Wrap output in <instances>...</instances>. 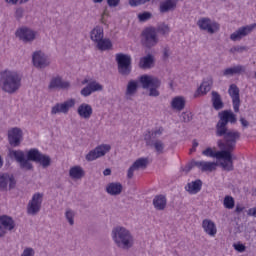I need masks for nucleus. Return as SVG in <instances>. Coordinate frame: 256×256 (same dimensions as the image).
I'll list each match as a JSON object with an SVG mask.
<instances>
[{"mask_svg":"<svg viewBox=\"0 0 256 256\" xmlns=\"http://www.w3.org/2000/svg\"><path fill=\"white\" fill-rule=\"evenodd\" d=\"M148 1L151 0H129V5L131 7H137L139 5H145V3H148Z\"/></svg>","mask_w":256,"mask_h":256,"instance_id":"obj_46","label":"nucleus"},{"mask_svg":"<svg viewBox=\"0 0 256 256\" xmlns=\"http://www.w3.org/2000/svg\"><path fill=\"white\" fill-rule=\"evenodd\" d=\"M201 187H203V182L198 179L188 183L186 186V191H188L190 195H197V193L201 191Z\"/></svg>","mask_w":256,"mask_h":256,"instance_id":"obj_33","label":"nucleus"},{"mask_svg":"<svg viewBox=\"0 0 256 256\" xmlns=\"http://www.w3.org/2000/svg\"><path fill=\"white\" fill-rule=\"evenodd\" d=\"M165 129L163 127H158L149 132V136H145V141L147 145H151V140L152 139H159L161 135H163Z\"/></svg>","mask_w":256,"mask_h":256,"instance_id":"obj_36","label":"nucleus"},{"mask_svg":"<svg viewBox=\"0 0 256 256\" xmlns=\"http://www.w3.org/2000/svg\"><path fill=\"white\" fill-rule=\"evenodd\" d=\"M138 89H139V81L130 80L126 86V91L124 94L126 101H132L134 96L137 95Z\"/></svg>","mask_w":256,"mask_h":256,"instance_id":"obj_24","label":"nucleus"},{"mask_svg":"<svg viewBox=\"0 0 256 256\" xmlns=\"http://www.w3.org/2000/svg\"><path fill=\"white\" fill-rule=\"evenodd\" d=\"M153 17L151 12H142L138 14V19L141 23H145V21H149Z\"/></svg>","mask_w":256,"mask_h":256,"instance_id":"obj_45","label":"nucleus"},{"mask_svg":"<svg viewBox=\"0 0 256 256\" xmlns=\"http://www.w3.org/2000/svg\"><path fill=\"white\" fill-rule=\"evenodd\" d=\"M77 114L81 119H91L93 115V107L90 104L82 103L77 108Z\"/></svg>","mask_w":256,"mask_h":256,"instance_id":"obj_27","label":"nucleus"},{"mask_svg":"<svg viewBox=\"0 0 256 256\" xmlns=\"http://www.w3.org/2000/svg\"><path fill=\"white\" fill-rule=\"evenodd\" d=\"M23 13H25V11L23 10V8H17L15 11V17L16 19H21L23 18Z\"/></svg>","mask_w":256,"mask_h":256,"instance_id":"obj_50","label":"nucleus"},{"mask_svg":"<svg viewBox=\"0 0 256 256\" xmlns=\"http://www.w3.org/2000/svg\"><path fill=\"white\" fill-rule=\"evenodd\" d=\"M6 3H9V5H17L19 3V0H5Z\"/></svg>","mask_w":256,"mask_h":256,"instance_id":"obj_58","label":"nucleus"},{"mask_svg":"<svg viewBox=\"0 0 256 256\" xmlns=\"http://www.w3.org/2000/svg\"><path fill=\"white\" fill-rule=\"evenodd\" d=\"M21 81V74L15 70L5 69L0 71V89L4 93H9V95L17 93L21 89Z\"/></svg>","mask_w":256,"mask_h":256,"instance_id":"obj_2","label":"nucleus"},{"mask_svg":"<svg viewBox=\"0 0 256 256\" xmlns=\"http://www.w3.org/2000/svg\"><path fill=\"white\" fill-rule=\"evenodd\" d=\"M213 86V81L206 80L203 81L200 87L197 89L196 93L194 94L195 97H199V95H207L209 91H211V87Z\"/></svg>","mask_w":256,"mask_h":256,"instance_id":"obj_35","label":"nucleus"},{"mask_svg":"<svg viewBox=\"0 0 256 256\" xmlns=\"http://www.w3.org/2000/svg\"><path fill=\"white\" fill-rule=\"evenodd\" d=\"M247 71V67L241 64L233 65L222 71V77H235V75H243Z\"/></svg>","mask_w":256,"mask_h":256,"instance_id":"obj_21","label":"nucleus"},{"mask_svg":"<svg viewBox=\"0 0 256 256\" xmlns=\"http://www.w3.org/2000/svg\"><path fill=\"white\" fill-rule=\"evenodd\" d=\"M240 123L242 127H249V121H247L245 118H240Z\"/></svg>","mask_w":256,"mask_h":256,"instance_id":"obj_55","label":"nucleus"},{"mask_svg":"<svg viewBox=\"0 0 256 256\" xmlns=\"http://www.w3.org/2000/svg\"><path fill=\"white\" fill-rule=\"evenodd\" d=\"M202 229L209 237H215L217 235V225L211 219H204L202 221Z\"/></svg>","mask_w":256,"mask_h":256,"instance_id":"obj_26","label":"nucleus"},{"mask_svg":"<svg viewBox=\"0 0 256 256\" xmlns=\"http://www.w3.org/2000/svg\"><path fill=\"white\" fill-rule=\"evenodd\" d=\"M247 215H249V217H255L256 218V207L250 208L247 212Z\"/></svg>","mask_w":256,"mask_h":256,"instance_id":"obj_54","label":"nucleus"},{"mask_svg":"<svg viewBox=\"0 0 256 256\" xmlns=\"http://www.w3.org/2000/svg\"><path fill=\"white\" fill-rule=\"evenodd\" d=\"M8 155L10 159H15L19 163L21 169H26V171L33 169V164L25 158V152L21 150H9Z\"/></svg>","mask_w":256,"mask_h":256,"instance_id":"obj_10","label":"nucleus"},{"mask_svg":"<svg viewBox=\"0 0 256 256\" xmlns=\"http://www.w3.org/2000/svg\"><path fill=\"white\" fill-rule=\"evenodd\" d=\"M123 191V185L119 182H112L106 186V193L108 195L117 196L121 195Z\"/></svg>","mask_w":256,"mask_h":256,"instance_id":"obj_31","label":"nucleus"},{"mask_svg":"<svg viewBox=\"0 0 256 256\" xmlns=\"http://www.w3.org/2000/svg\"><path fill=\"white\" fill-rule=\"evenodd\" d=\"M234 249L239 251V253H243L245 251V245L243 244H235Z\"/></svg>","mask_w":256,"mask_h":256,"instance_id":"obj_51","label":"nucleus"},{"mask_svg":"<svg viewBox=\"0 0 256 256\" xmlns=\"http://www.w3.org/2000/svg\"><path fill=\"white\" fill-rule=\"evenodd\" d=\"M109 151H111V145H99L86 155V161H95L97 159H100V157H105V155H107Z\"/></svg>","mask_w":256,"mask_h":256,"instance_id":"obj_12","label":"nucleus"},{"mask_svg":"<svg viewBox=\"0 0 256 256\" xmlns=\"http://www.w3.org/2000/svg\"><path fill=\"white\" fill-rule=\"evenodd\" d=\"M65 218L67 219L69 225L73 226L75 225V211L68 208L65 211Z\"/></svg>","mask_w":256,"mask_h":256,"instance_id":"obj_41","label":"nucleus"},{"mask_svg":"<svg viewBox=\"0 0 256 256\" xmlns=\"http://www.w3.org/2000/svg\"><path fill=\"white\" fill-rule=\"evenodd\" d=\"M219 121L216 124V137H224V140H218L217 146L223 151H228L230 157H233V151L237 147V142L241 139V132L235 129H228L227 125L237 123V115L231 110H224L218 113Z\"/></svg>","mask_w":256,"mask_h":256,"instance_id":"obj_1","label":"nucleus"},{"mask_svg":"<svg viewBox=\"0 0 256 256\" xmlns=\"http://www.w3.org/2000/svg\"><path fill=\"white\" fill-rule=\"evenodd\" d=\"M143 43L145 47H155V45L159 43L157 30L155 28H147L143 31Z\"/></svg>","mask_w":256,"mask_h":256,"instance_id":"obj_14","label":"nucleus"},{"mask_svg":"<svg viewBox=\"0 0 256 256\" xmlns=\"http://www.w3.org/2000/svg\"><path fill=\"white\" fill-rule=\"evenodd\" d=\"M193 167H197L193 164V161L190 164H187L184 168L183 171L184 173H189V171H191V169H193Z\"/></svg>","mask_w":256,"mask_h":256,"instance_id":"obj_53","label":"nucleus"},{"mask_svg":"<svg viewBox=\"0 0 256 256\" xmlns=\"http://www.w3.org/2000/svg\"><path fill=\"white\" fill-rule=\"evenodd\" d=\"M193 165L197 167L202 173H213V171H217V163L209 162V161H193Z\"/></svg>","mask_w":256,"mask_h":256,"instance_id":"obj_23","label":"nucleus"},{"mask_svg":"<svg viewBox=\"0 0 256 256\" xmlns=\"http://www.w3.org/2000/svg\"><path fill=\"white\" fill-rule=\"evenodd\" d=\"M198 27L202 29V31H207L208 33H217L219 29V24L217 22H211L209 18H202L197 23Z\"/></svg>","mask_w":256,"mask_h":256,"instance_id":"obj_20","label":"nucleus"},{"mask_svg":"<svg viewBox=\"0 0 256 256\" xmlns=\"http://www.w3.org/2000/svg\"><path fill=\"white\" fill-rule=\"evenodd\" d=\"M9 189H15V178L9 174L0 173V191H7V185Z\"/></svg>","mask_w":256,"mask_h":256,"instance_id":"obj_25","label":"nucleus"},{"mask_svg":"<svg viewBox=\"0 0 256 256\" xmlns=\"http://www.w3.org/2000/svg\"><path fill=\"white\" fill-rule=\"evenodd\" d=\"M89 83H91L89 81V79L85 78L83 81H82V85H89Z\"/></svg>","mask_w":256,"mask_h":256,"instance_id":"obj_61","label":"nucleus"},{"mask_svg":"<svg viewBox=\"0 0 256 256\" xmlns=\"http://www.w3.org/2000/svg\"><path fill=\"white\" fill-rule=\"evenodd\" d=\"M175 9H177L176 0H164L160 3V13H169V11H175Z\"/></svg>","mask_w":256,"mask_h":256,"instance_id":"obj_30","label":"nucleus"},{"mask_svg":"<svg viewBox=\"0 0 256 256\" xmlns=\"http://www.w3.org/2000/svg\"><path fill=\"white\" fill-rule=\"evenodd\" d=\"M15 35L22 43H33L39 33L28 27H21L16 30Z\"/></svg>","mask_w":256,"mask_h":256,"instance_id":"obj_9","label":"nucleus"},{"mask_svg":"<svg viewBox=\"0 0 256 256\" xmlns=\"http://www.w3.org/2000/svg\"><path fill=\"white\" fill-rule=\"evenodd\" d=\"M103 175H104L105 177L111 175V169L106 168V169L103 171Z\"/></svg>","mask_w":256,"mask_h":256,"instance_id":"obj_59","label":"nucleus"},{"mask_svg":"<svg viewBox=\"0 0 256 256\" xmlns=\"http://www.w3.org/2000/svg\"><path fill=\"white\" fill-rule=\"evenodd\" d=\"M202 155H204V157H212L218 161L223 159V161L220 162V167H222L224 171H233V169H235V166H233V159H235V157H231L228 151H224L223 149L221 151H214L213 148L208 147L202 151Z\"/></svg>","mask_w":256,"mask_h":256,"instance_id":"obj_4","label":"nucleus"},{"mask_svg":"<svg viewBox=\"0 0 256 256\" xmlns=\"http://www.w3.org/2000/svg\"><path fill=\"white\" fill-rule=\"evenodd\" d=\"M192 147H193L194 151H196L197 147H199V142H197V140H193Z\"/></svg>","mask_w":256,"mask_h":256,"instance_id":"obj_60","label":"nucleus"},{"mask_svg":"<svg viewBox=\"0 0 256 256\" xmlns=\"http://www.w3.org/2000/svg\"><path fill=\"white\" fill-rule=\"evenodd\" d=\"M111 237L114 245L123 251H129L135 245V237L131 230L124 226H116L112 229Z\"/></svg>","mask_w":256,"mask_h":256,"instance_id":"obj_3","label":"nucleus"},{"mask_svg":"<svg viewBox=\"0 0 256 256\" xmlns=\"http://www.w3.org/2000/svg\"><path fill=\"white\" fill-rule=\"evenodd\" d=\"M256 24L246 25L238 28L234 33L230 35L231 41H241L243 37H247L250 33H253Z\"/></svg>","mask_w":256,"mask_h":256,"instance_id":"obj_16","label":"nucleus"},{"mask_svg":"<svg viewBox=\"0 0 256 256\" xmlns=\"http://www.w3.org/2000/svg\"><path fill=\"white\" fill-rule=\"evenodd\" d=\"M153 206L157 211H165L167 207V197L162 194L156 195L153 199Z\"/></svg>","mask_w":256,"mask_h":256,"instance_id":"obj_29","label":"nucleus"},{"mask_svg":"<svg viewBox=\"0 0 256 256\" xmlns=\"http://www.w3.org/2000/svg\"><path fill=\"white\" fill-rule=\"evenodd\" d=\"M163 57L164 59H169V48H164Z\"/></svg>","mask_w":256,"mask_h":256,"instance_id":"obj_56","label":"nucleus"},{"mask_svg":"<svg viewBox=\"0 0 256 256\" xmlns=\"http://www.w3.org/2000/svg\"><path fill=\"white\" fill-rule=\"evenodd\" d=\"M235 211L237 213H243V211H245V208L241 205H237Z\"/></svg>","mask_w":256,"mask_h":256,"instance_id":"obj_57","label":"nucleus"},{"mask_svg":"<svg viewBox=\"0 0 256 256\" xmlns=\"http://www.w3.org/2000/svg\"><path fill=\"white\" fill-rule=\"evenodd\" d=\"M8 141L12 147H19L23 141V130L21 128H12L8 131Z\"/></svg>","mask_w":256,"mask_h":256,"instance_id":"obj_17","label":"nucleus"},{"mask_svg":"<svg viewBox=\"0 0 256 256\" xmlns=\"http://www.w3.org/2000/svg\"><path fill=\"white\" fill-rule=\"evenodd\" d=\"M154 65H155V58L151 54L141 57L138 63V66L140 69H152Z\"/></svg>","mask_w":256,"mask_h":256,"instance_id":"obj_28","label":"nucleus"},{"mask_svg":"<svg viewBox=\"0 0 256 256\" xmlns=\"http://www.w3.org/2000/svg\"><path fill=\"white\" fill-rule=\"evenodd\" d=\"M212 104L216 111L223 109V101L221 100V95L215 91L212 92Z\"/></svg>","mask_w":256,"mask_h":256,"instance_id":"obj_39","label":"nucleus"},{"mask_svg":"<svg viewBox=\"0 0 256 256\" xmlns=\"http://www.w3.org/2000/svg\"><path fill=\"white\" fill-rule=\"evenodd\" d=\"M69 177L75 181H79V179H83V177H85V170H83V167L81 166H73L69 170Z\"/></svg>","mask_w":256,"mask_h":256,"instance_id":"obj_32","label":"nucleus"},{"mask_svg":"<svg viewBox=\"0 0 256 256\" xmlns=\"http://www.w3.org/2000/svg\"><path fill=\"white\" fill-rule=\"evenodd\" d=\"M26 161H34V163H40L42 167H49L51 165V157L41 153L38 149H30L27 153Z\"/></svg>","mask_w":256,"mask_h":256,"instance_id":"obj_7","label":"nucleus"},{"mask_svg":"<svg viewBox=\"0 0 256 256\" xmlns=\"http://www.w3.org/2000/svg\"><path fill=\"white\" fill-rule=\"evenodd\" d=\"M20 256H35V249L32 247H26Z\"/></svg>","mask_w":256,"mask_h":256,"instance_id":"obj_47","label":"nucleus"},{"mask_svg":"<svg viewBox=\"0 0 256 256\" xmlns=\"http://www.w3.org/2000/svg\"><path fill=\"white\" fill-rule=\"evenodd\" d=\"M69 87H71V84L67 81H63V79L59 76L53 77L48 85V89L50 91H57L59 89H69Z\"/></svg>","mask_w":256,"mask_h":256,"instance_id":"obj_22","label":"nucleus"},{"mask_svg":"<svg viewBox=\"0 0 256 256\" xmlns=\"http://www.w3.org/2000/svg\"><path fill=\"white\" fill-rule=\"evenodd\" d=\"M43 205V194L35 193L27 204V214L35 217L41 211Z\"/></svg>","mask_w":256,"mask_h":256,"instance_id":"obj_8","label":"nucleus"},{"mask_svg":"<svg viewBox=\"0 0 256 256\" xmlns=\"http://www.w3.org/2000/svg\"><path fill=\"white\" fill-rule=\"evenodd\" d=\"M228 94L232 99V105L235 113H239V107H241V98L239 96V87L236 84H231L228 89Z\"/></svg>","mask_w":256,"mask_h":256,"instance_id":"obj_19","label":"nucleus"},{"mask_svg":"<svg viewBox=\"0 0 256 256\" xmlns=\"http://www.w3.org/2000/svg\"><path fill=\"white\" fill-rule=\"evenodd\" d=\"M184 121H190L189 114H184Z\"/></svg>","mask_w":256,"mask_h":256,"instance_id":"obj_62","label":"nucleus"},{"mask_svg":"<svg viewBox=\"0 0 256 256\" xmlns=\"http://www.w3.org/2000/svg\"><path fill=\"white\" fill-rule=\"evenodd\" d=\"M252 195L256 197V189L252 190Z\"/></svg>","mask_w":256,"mask_h":256,"instance_id":"obj_64","label":"nucleus"},{"mask_svg":"<svg viewBox=\"0 0 256 256\" xmlns=\"http://www.w3.org/2000/svg\"><path fill=\"white\" fill-rule=\"evenodd\" d=\"M109 7H117L121 0H106Z\"/></svg>","mask_w":256,"mask_h":256,"instance_id":"obj_52","label":"nucleus"},{"mask_svg":"<svg viewBox=\"0 0 256 256\" xmlns=\"http://www.w3.org/2000/svg\"><path fill=\"white\" fill-rule=\"evenodd\" d=\"M30 0H19L20 5H23L24 3H29Z\"/></svg>","mask_w":256,"mask_h":256,"instance_id":"obj_63","label":"nucleus"},{"mask_svg":"<svg viewBox=\"0 0 256 256\" xmlns=\"http://www.w3.org/2000/svg\"><path fill=\"white\" fill-rule=\"evenodd\" d=\"M223 206L225 209H233L235 207V198L229 195L225 196Z\"/></svg>","mask_w":256,"mask_h":256,"instance_id":"obj_40","label":"nucleus"},{"mask_svg":"<svg viewBox=\"0 0 256 256\" xmlns=\"http://www.w3.org/2000/svg\"><path fill=\"white\" fill-rule=\"evenodd\" d=\"M149 165V159L148 158H138L128 169L127 171V178L133 179V175L135 171H139L141 169H147V166Z\"/></svg>","mask_w":256,"mask_h":256,"instance_id":"obj_18","label":"nucleus"},{"mask_svg":"<svg viewBox=\"0 0 256 256\" xmlns=\"http://www.w3.org/2000/svg\"><path fill=\"white\" fill-rule=\"evenodd\" d=\"M96 47L99 51H109L113 49V42L109 38H102L97 41Z\"/></svg>","mask_w":256,"mask_h":256,"instance_id":"obj_37","label":"nucleus"},{"mask_svg":"<svg viewBox=\"0 0 256 256\" xmlns=\"http://www.w3.org/2000/svg\"><path fill=\"white\" fill-rule=\"evenodd\" d=\"M32 63L37 69H45L51 65V60L43 51H35L32 54Z\"/></svg>","mask_w":256,"mask_h":256,"instance_id":"obj_11","label":"nucleus"},{"mask_svg":"<svg viewBox=\"0 0 256 256\" xmlns=\"http://www.w3.org/2000/svg\"><path fill=\"white\" fill-rule=\"evenodd\" d=\"M157 32L161 35H169V33H171V28L167 24H160L157 27Z\"/></svg>","mask_w":256,"mask_h":256,"instance_id":"obj_43","label":"nucleus"},{"mask_svg":"<svg viewBox=\"0 0 256 256\" xmlns=\"http://www.w3.org/2000/svg\"><path fill=\"white\" fill-rule=\"evenodd\" d=\"M87 86L90 88V91L92 93H95L97 91H103V85L99 84L97 81H90Z\"/></svg>","mask_w":256,"mask_h":256,"instance_id":"obj_42","label":"nucleus"},{"mask_svg":"<svg viewBox=\"0 0 256 256\" xmlns=\"http://www.w3.org/2000/svg\"><path fill=\"white\" fill-rule=\"evenodd\" d=\"M131 55L118 53L116 54V62L118 64V72L120 75H130L131 74Z\"/></svg>","mask_w":256,"mask_h":256,"instance_id":"obj_6","label":"nucleus"},{"mask_svg":"<svg viewBox=\"0 0 256 256\" xmlns=\"http://www.w3.org/2000/svg\"><path fill=\"white\" fill-rule=\"evenodd\" d=\"M150 145H153L155 151L159 154L163 153V149H165V144H163V141L161 140H156Z\"/></svg>","mask_w":256,"mask_h":256,"instance_id":"obj_44","label":"nucleus"},{"mask_svg":"<svg viewBox=\"0 0 256 256\" xmlns=\"http://www.w3.org/2000/svg\"><path fill=\"white\" fill-rule=\"evenodd\" d=\"M93 92L91 91V89L89 88L88 85H86L81 91L80 94L82 95V97H89Z\"/></svg>","mask_w":256,"mask_h":256,"instance_id":"obj_49","label":"nucleus"},{"mask_svg":"<svg viewBox=\"0 0 256 256\" xmlns=\"http://www.w3.org/2000/svg\"><path fill=\"white\" fill-rule=\"evenodd\" d=\"M185 97L183 96H176L172 99L170 105L174 111H183L185 109Z\"/></svg>","mask_w":256,"mask_h":256,"instance_id":"obj_34","label":"nucleus"},{"mask_svg":"<svg viewBox=\"0 0 256 256\" xmlns=\"http://www.w3.org/2000/svg\"><path fill=\"white\" fill-rule=\"evenodd\" d=\"M15 229V220L7 215L0 216V237H5L8 231Z\"/></svg>","mask_w":256,"mask_h":256,"instance_id":"obj_15","label":"nucleus"},{"mask_svg":"<svg viewBox=\"0 0 256 256\" xmlns=\"http://www.w3.org/2000/svg\"><path fill=\"white\" fill-rule=\"evenodd\" d=\"M243 51H247V47L245 46H234L230 48V53L235 54V53H243Z\"/></svg>","mask_w":256,"mask_h":256,"instance_id":"obj_48","label":"nucleus"},{"mask_svg":"<svg viewBox=\"0 0 256 256\" xmlns=\"http://www.w3.org/2000/svg\"><path fill=\"white\" fill-rule=\"evenodd\" d=\"M139 82L141 83L143 89H149L150 97H159V87H161V81L157 79V77L149 76V75H142L139 77Z\"/></svg>","mask_w":256,"mask_h":256,"instance_id":"obj_5","label":"nucleus"},{"mask_svg":"<svg viewBox=\"0 0 256 256\" xmlns=\"http://www.w3.org/2000/svg\"><path fill=\"white\" fill-rule=\"evenodd\" d=\"M104 32L103 28L101 26H96L91 32H90V38L93 43H97L100 41V39H103Z\"/></svg>","mask_w":256,"mask_h":256,"instance_id":"obj_38","label":"nucleus"},{"mask_svg":"<svg viewBox=\"0 0 256 256\" xmlns=\"http://www.w3.org/2000/svg\"><path fill=\"white\" fill-rule=\"evenodd\" d=\"M75 103H77V101L74 98L68 99L63 103H56L51 108V115H57L59 113H63L64 115H67L69 113V109H72V107H75Z\"/></svg>","mask_w":256,"mask_h":256,"instance_id":"obj_13","label":"nucleus"}]
</instances>
